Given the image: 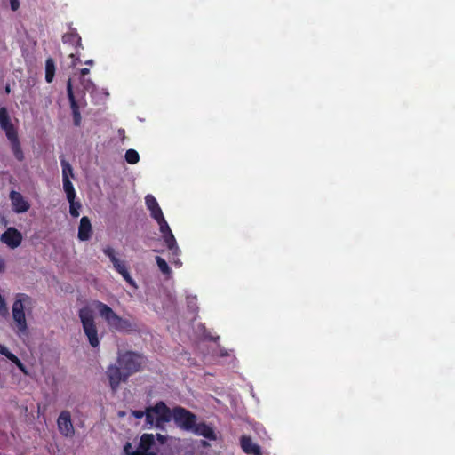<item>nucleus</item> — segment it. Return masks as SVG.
Wrapping results in <instances>:
<instances>
[{
	"instance_id": "obj_9",
	"label": "nucleus",
	"mask_w": 455,
	"mask_h": 455,
	"mask_svg": "<svg viewBox=\"0 0 455 455\" xmlns=\"http://www.w3.org/2000/svg\"><path fill=\"white\" fill-rule=\"evenodd\" d=\"M103 252L109 258L114 268L124 277V279L132 286L136 287V283L130 275L125 263L116 257L115 250L110 246H107L103 249Z\"/></svg>"
},
{
	"instance_id": "obj_34",
	"label": "nucleus",
	"mask_w": 455,
	"mask_h": 455,
	"mask_svg": "<svg viewBox=\"0 0 455 455\" xmlns=\"http://www.w3.org/2000/svg\"><path fill=\"white\" fill-rule=\"evenodd\" d=\"M171 254H172V258H173V259H172V260H171L172 264H173V265L177 266L178 267H180L181 266V261H180V259L178 258V257H179V255H178V256H175V255H173V254H172V251H171Z\"/></svg>"
},
{
	"instance_id": "obj_10",
	"label": "nucleus",
	"mask_w": 455,
	"mask_h": 455,
	"mask_svg": "<svg viewBox=\"0 0 455 455\" xmlns=\"http://www.w3.org/2000/svg\"><path fill=\"white\" fill-rule=\"evenodd\" d=\"M106 374L113 391H116L120 383L126 381L129 378L126 372L124 371L117 363L108 366Z\"/></svg>"
},
{
	"instance_id": "obj_13",
	"label": "nucleus",
	"mask_w": 455,
	"mask_h": 455,
	"mask_svg": "<svg viewBox=\"0 0 455 455\" xmlns=\"http://www.w3.org/2000/svg\"><path fill=\"white\" fill-rule=\"evenodd\" d=\"M57 425L60 432L65 436H72L75 433L71 421V415L68 411H63L59 415Z\"/></svg>"
},
{
	"instance_id": "obj_21",
	"label": "nucleus",
	"mask_w": 455,
	"mask_h": 455,
	"mask_svg": "<svg viewBox=\"0 0 455 455\" xmlns=\"http://www.w3.org/2000/svg\"><path fill=\"white\" fill-rule=\"evenodd\" d=\"M7 139L11 144V149H12V152L14 157L18 161H22L24 159V154H23V151L20 147L18 133L10 135L7 137Z\"/></svg>"
},
{
	"instance_id": "obj_11",
	"label": "nucleus",
	"mask_w": 455,
	"mask_h": 455,
	"mask_svg": "<svg viewBox=\"0 0 455 455\" xmlns=\"http://www.w3.org/2000/svg\"><path fill=\"white\" fill-rule=\"evenodd\" d=\"M22 235L14 228H9L1 235V241L11 249L19 247L22 242Z\"/></svg>"
},
{
	"instance_id": "obj_36",
	"label": "nucleus",
	"mask_w": 455,
	"mask_h": 455,
	"mask_svg": "<svg viewBox=\"0 0 455 455\" xmlns=\"http://www.w3.org/2000/svg\"><path fill=\"white\" fill-rule=\"evenodd\" d=\"M5 269V262L4 259H0V273H3Z\"/></svg>"
},
{
	"instance_id": "obj_40",
	"label": "nucleus",
	"mask_w": 455,
	"mask_h": 455,
	"mask_svg": "<svg viewBox=\"0 0 455 455\" xmlns=\"http://www.w3.org/2000/svg\"><path fill=\"white\" fill-rule=\"evenodd\" d=\"M69 57L72 58V59H75V54L74 53H70Z\"/></svg>"
},
{
	"instance_id": "obj_20",
	"label": "nucleus",
	"mask_w": 455,
	"mask_h": 455,
	"mask_svg": "<svg viewBox=\"0 0 455 455\" xmlns=\"http://www.w3.org/2000/svg\"><path fill=\"white\" fill-rule=\"evenodd\" d=\"M191 431L196 435L204 436V438H207L209 440L217 439L213 428L205 423H196L194 428Z\"/></svg>"
},
{
	"instance_id": "obj_27",
	"label": "nucleus",
	"mask_w": 455,
	"mask_h": 455,
	"mask_svg": "<svg viewBox=\"0 0 455 455\" xmlns=\"http://www.w3.org/2000/svg\"><path fill=\"white\" fill-rule=\"evenodd\" d=\"M60 164L62 167V179L69 178V176L73 177V169L71 164L65 159L60 161Z\"/></svg>"
},
{
	"instance_id": "obj_25",
	"label": "nucleus",
	"mask_w": 455,
	"mask_h": 455,
	"mask_svg": "<svg viewBox=\"0 0 455 455\" xmlns=\"http://www.w3.org/2000/svg\"><path fill=\"white\" fill-rule=\"evenodd\" d=\"M156 261L159 270L164 275H165L167 277H170L172 275V270H171L170 267L168 266L167 262L165 261V259H164L163 258H161L159 256H156Z\"/></svg>"
},
{
	"instance_id": "obj_5",
	"label": "nucleus",
	"mask_w": 455,
	"mask_h": 455,
	"mask_svg": "<svg viewBox=\"0 0 455 455\" xmlns=\"http://www.w3.org/2000/svg\"><path fill=\"white\" fill-rule=\"evenodd\" d=\"M143 363V358L140 355L132 352L119 354L117 358V364L129 377L139 371L141 369Z\"/></svg>"
},
{
	"instance_id": "obj_39",
	"label": "nucleus",
	"mask_w": 455,
	"mask_h": 455,
	"mask_svg": "<svg viewBox=\"0 0 455 455\" xmlns=\"http://www.w3.org/2000/svg\"><path fill=\"white\" fill-rule=\"evenodd\" d=\"M85 64L89 65V66H92L93 65V60H89L85 61Z\"/></svg>"
},
{
	"instance_id": "obj_24",
	"label": "nucleus",
	"mask_w": 455,
	"mask_h": 455,
	"mask_svg": "<svg viewBox=\"0 0 455 455\" xmlns=\"http://www.w3.org/2000/svg\"><path fill=\"white\" fill-rule=\"evenodd\" d=\"M63 190L68 197H76V190L69 178L62 179Z\"/></svg>"
},
{
	"instance_id": "obj_33",
	"label": "nucleus",
	"mask_w": 455,
	"mask_h": 455,
	"mask_svg": "<svg viewBox=\"0 0 455 455\" xmlns=\"http://www.w3.org/2000/svg\"><path fill=\"white\" fill-rule=\"evenodd\" d=\"M10 6L12 11H17L20 7L19 0H10Z\"/></svg>"
},
{
	"instance_id": "obj_16",
	"label": "nucleus",
	"mask_w": 455,
	"mask_h": 455,
	"mask_svg": "<svg viewBox=\"0 0 455 455\" xmlns=\"http://www.w3.org/2000/svg\"><path fill=\"white\" fill-rule=\"evenodd\" d=\"M240 445L243 452L249 455H262L261 448L254 443L248 435H242L240 438Z\"/></svg>"
},
{
	"instance_id": "obj_2",
	"label": "nucleus",
	"mask_w": 455,
	"mask_h": 455,
	"mask_svg": "<svg viewBox=\"0 0 455 455\" xmlns=\"http://www.w3.org/2000/svg\"><path fill=\"white\" fill-rule=\"evenodd\" d=\"M92 306L98 311L100 316L106 322L109 330L124 332L130 331L132 329L131 323L116 314L109 306L99 300L93 301Z\"/></svg>"
},
{
	"instance_id": "obj_8",
	"label": "nucleus",
	"mask_w": 455,
	"mask_h": 455,
	"mask_svg": "<svg viewBox=\"0 0 455 455\" xmlns=\"http://www.w3.org/2000/svg\"><path fill=\"white\" fill-rule=\"evenodd\" d=\"M103 252L109 258L114 268L124 277V279L132 286L136 287V283L130 275L125 263L116 257L115 250L110 246H107L103 249Z\"/></svg>"
},
{
	"instance_id": "obj_30",
	"label": "nucleus",
	"mask_w": 455,
	"mask_h": 455,
	"mask_svg": "<svg viewBox=\"0 0 455 455\" xmlns=\"http://www.w3.org/2000/svg\"><path fill=\"white\" fill-rule=\"evenodd\" d=\"M12 362L17 365V367L24 373L28 374V371L24 366V364L20 362V360L16 355H12Z\"/></svg>"
},
{
	"instance_id": "obj_31",
	"label": "nucleus",
	"mask_w": 455,
	"mask_h": 455,
	"mask_svg": "<svg viewBox=\"0 0 455 455\" xmlns=\"http://www.w3.org/2000/svg\"><path fill=\"white\" fill-rule=\"evenodd\" d=\"M0 354L6 356L10 361H12L11 357L12 355H15L14 354L11 353L7 347L0 344Z\"/></svg>"
},
{
	"instance_id": "obj_18",
	"label": "nucleus",
	"mask_w": 455,
	"mask_h": 455,
	"mask_svg": "<svg viewBox=\"0 0 455 455\" xmlns=\"http://www.w3.org/2000/svg\"><path fill=\"white\" fill-rule=\"evenodd\" d=\"M92 224L88 217L84 216L80 220L77 237L80 241H88L92 236Z\"/></svg>"
},
{
	"instance_id": "obj_26",
	"label": "nucleus",
	"mask_w": 455,
	"mask_h": 455,
	"mask_svg": "<svg viewBox=\"0 0 455 455\" xmlns=\"http://www.w3.org/2000/svg\"><path fill=\"white\" fill-rule=\"evenodd\" d=\"M80 83H81V85L83 86V89L85 92H90L92 95L95 93L96 86H95V84L92 83V81L91 79L81 77L80 78Z\"/></svg>"
},
{
	"instance_id": "obj_29",
	"label": "nucleus",
	"mask_w": 455,
	"mask_h": 455,
	"mask_svg": "<svg viewBox=\"0 0 455 455\" xmlns=\"http://www.w3.org/2000/svg\"><path fill=\"white\" fill-rule=\"evenodd\" d=\"M63 43H71L76 44L78 46H81V38L75 34H68L64 35L62 37Z\"/></svg>"
},
{
	"instance_id": "obj_7",
	"label": "nucleus",
	"mask_w": 455,
	"mask_h": 455,
	"mask_svg": "<svg viewBox=\"0 0 455 455\" xmlns=\"http://www.w3.org/2000/svg\"><path fill=\"white\" fill-rule=\"evenodd\" d=\"M158 226L159 231L162 235V239L166 245V247L172 252L173 255L178 256L180 253V250L177 244L176 239L164 219V216L160 217L157 220H155Z\"/></svg>"
},
{
	"instance_id": "obj_1",
	"label": "nucleus",
	"mask_w": 455,
	"mask_h": 455,
	"mask_svg": "<svg viewBox=\"0 0 455 455\" xmlns=\"http://www.w3.org/2000/svg\"><path fill=\"white\" fill-rule=\"evenodd\" d=\"M78 316L89 344L94 348L98 347L102 333L99 331L93 309L90 306H84L79 309Z\"/></svg>"
},
{
	"instance_id": "obj_41",
	"label": "nucleus",
	"mask_w": 455,
	"mask_h": 455,
	"mask_svg": "<svg viewBox=\"0 0 455 455\" xmlns=\"http://www.w3.org/2000/svg\"><path fill=\"white\" fill-rule=\"evenodd\" d=\"M5 91H6V92H10V88H9V86H7V87H6Z\"/></svg>"
},
{
	"instance_id": "obj_35",
	"label": "nucleus",
	"mask_w": 455,
	"mask_h": 455,
	"mask_svg": "<svg viewBox=\"0 0 455 455\" xmlns=\"http://www.w3.org/2000/svg\"><path fill=\"white\" fill-rule=\"evenodd\" d=\"M132 414L137 419H141L144 415L146 416V412H143L141 411H132Z\"/></svg>"
},
{
	"instance_id": "obj_28",
	"label": "nucleus",
	"mask_w": 455,
	"mask_h": 455,
	"mask_svg": "<svg viewBox=\"0 0 455 455\" xmlns=\"http://www.w3.org/2000/svg\"><path fill=\"white\" fill-rule=\"evenodd\" d=\"M125 160L131 164H137L140 160L138 152L134 149H128L125 153Z\"/></svg>"
},
{
	"instance_id": "obj_15",
	"label": "nucleus",
	"mask_w": 455,
	"mask_h": 455,
	"mask_svg": "<svg viewBox=\"0 0 455 455\" xmlns=\"http://www.w3.org/2000/svg\"><path fill=\"white\" fill-rule=\"evenodd\" d=\"M67 92H68V100H69V102H70V107H71V109H72V114H73V117H74V124H75L76 126H79L80 124H81V115H80V112H79V106H78L77 102L75 100L71 79L68 80V83H67Z\"/></svg>"
},
{
	"instance_id": "obj_6",
	"label": "nucleus",
	"mask_w": 455,
	"mask_h": 455,
	"mask_svg": "<svg viewBox=\"0 0 455 455\" xmlns=\"http://www.w3.org/2000/svg\"><path fill=\"white\" fill-rule=\"evenodd\" d=\"M172 419L180 428L186 431H191L196 420V417L193 413L181 407L173 409Z\"/></svg>"
},
{
	"instance_id": "obj_14",
	"label": "nucleus",
	"mask_w": 455,
	"mask_h": 455,
	"mask_svg": "<svg viewBox=\"0 0 455 455\" xmlns=\"http://www.w3.org/2000/svg\"><path fill=\"white\" fill-rule=\"evenodd\" d=\"M153 445L154 435L151 434H144L140 438L135 455H156V451L153 450Z\"/></svg>"
},
{
	"instance_id": "obj_37",
	"label": "nucleus",
	"mask_w": 455,
	"mask_h": 455,
	"mask_svg": "<svg viewBox=\"0 0 455 455\" xmlns=\"http://www.w3.org/2000/svg\"><path fill=\"white\" fill-rule=\"evenodd\" d=\"M156 437H157V440H158L160 443H164L166 441V436H164V435H163L158 434V435H156Z\"/></svg>"
},
{
	"instance_id": "obj_4",
	"label": "nucleus",
	"mask_w": 455,
	"mask_h": 455,
	"mask_svg": "<svg viewBox=\"0 0 455 455\" xmlns=\"http://www.w3.org/2000/svg\"><path fill=\"white\" fill-rule=\"evenodd\" d=\"M172 419V411L162 402L146 411V421L150 426L162 427L163 425Z\"/></svg>"
},
{
	"instance_id": "obj_17",
	"label": "nucleus",
	"mask_w": 455,
	"mask_h": 455,
	"mask_svg": "<svg viewBox=\"0 0 455 455\" xmlns=\"http://www.w3.org/2000/svg\"><path fill=\"white\" fill-rule=\"evenodd\" d=\"M0 127L4 131L6 137L17 133L12 123L11 122L10 116L5 108H0Z\"/></svg>"
},
{
	"instance_id": "obj_19",
	"label": "nucleus",
	"mask_w": 455,
	"mask_h": 455,
	"mask_svg": "<svg viewBox=\"0 0 455 455\" xmlns=\"http://www.w3.org/2000/svg\"><path fill=\"white\" fill-rule=\"evenodd\" d=\"M145 204L148 210L150 212V216L154 220H157L164 216L162 209L160 208L156 199L152 195H147L145 196Z\"/></svg>"
},
{
	"instance_id": "obj_12",
	"label": "nucleus",
	"mask_w": 455,
	"mask_h": 455,
	"mask_svg": "<svg viewBox=\"0 0 455 455\" xmlns=\"http://www.w3.org/2000/svg\"><path fill=\"white\" fill-rule=\"evenodd\" d=\"M10 200L12 210L16 213L26 212L30 208L29 202L20 192L14 190L11 191Z\"/></svg>"
},
{
	"instance_id": "obj_22",
	"label": "nucleus",
	"mask_w": 455,
	"mask_h": 455,
	"mask_svg": "<svg viewBox=\"0 0 455 455\" xmlns=\"http://www.w3.org/2000/svg\"><path fill=\"white\" fill-rule=\"evenodd\" d=\"M68 202L69 203V213L72 217L77 218L80 214V209L82 204L79 201L76 200V197H68Z\"/></svg>"
},
{
	"instance_id": "obj_23",
	"label": "nucleus",
	"mask_w": 455,
	"mask_h": 455,
	"mask_svg": "<svg viewBox=\"0 0 455 455\" xmlns=\"http://www.w3.org/2000/svg\"><path fill=\"white\" fill-rule=\"evenodd\" d=\"M55 74V64L52 59L49 58L45 62V80L51 83L53 80Z\"/></svg>"
},
{
	"instance_id": "obj_3",
	"label": "nucleus",
	"mask_w": 455,
	"mask_h": 455,
	"mask_svg": "<svg viewBox=\"0 0 455 455\" xmlns=\"http://www.w3.org/2000/svg\"><path fill=\"white\" fill-rule=\"evenodd\" d=\"M30 304V297L23 293H19L16 295L12 305V318L17 325L19 332L21 334L26 333L28 330L24 310Z\"/></svg>"
},
{
	"instance_id": "obj_38",
	"label": "nucleus",
	"mask_w": 455,
	"mask_h": 455,
	"mask_svg": "<svg viewBox=\"0 0 455 455\" xmlns=\"http://www.w3.org/2000/svg\"><path fill=\"white\" fill-rule=\"evenodd\" d=\"M80 72H81V77H84L85 75L89 74L90 70H89V68H82Z\"/></svg>"
},
{
	"instance_id": "obj_32",
	"label": "nucleus",
	"mask_w": 455,
	"mask_h": 455,
	"mask_svg": "<svg viewBox=\"0 0 455 455\" xmlns=\"http://www.w3.org/2000/svg\"><path fill=\"white\" fill-rule=\"evenodd\" d=\"M124 452L127 454V455H135L136 454V450L133 449V447L132 446L131 443H127L125 445H124Z\"/></svg>"
}]
</instances>
